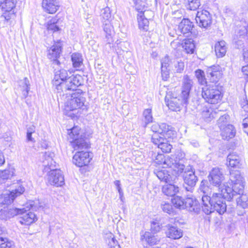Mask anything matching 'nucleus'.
<instances>
[{
	"mask_svg": "<svg viewBox=\"0 0 248 248\" xmlns=\"http://www.w3.org/2000/svg\"><path fill=\"white\" fill-rule=\"evenodd\" d=\"M78 126L72 128L68 133V139L75 150H79L74 155L73 162L76 166L81 167L89 164L92 158V154L84 151L90 147V144L88 140L80 134Z\"/></svg>",
	"mask_w": 248,
	"mask_h": 248,
	"instance_id": "1",
	"label": "nucleus"
},
{
	"mask_svg": "<svg viewBox=\"0 0 248 248\" xmlns=\"http://www.w3.org/2000/svg\"><path fill=\"white\" fill-rule=\"evenodd\" d=\"M227 194L224 188L218 190V192H214L212 196H202V208L205 214L209 215L216 211L220 215L223 214L227 211L225 199L231 200L232 199L227 198L226 196Z\"/></svg>",
	"mask_w": 248,
	"mask_h": 248,
	"instance_id": "2",
	"label": "nucleus"
},
{
	"mask_svg": "<svg viewBox=\"0 0 248 248\" xmlns=\"http://www.w3.org/2000/svg\"><path fill=\"white\" fill-rule=\"evenodd\" d=\"M67 97L65 102V111L67 112L66 115L73 117H77L81 114V110L86 109L85 105L86 99L83 96V92L81 90H76Z\"/></svg>",
	"mask_w": 248,
	"mask_h": 248,
	"instance_id": "3",
	"label": "nucleus"
},
{
	"mask_svg": "<svg viewBox=\"0 0 248 248\" xmlns=\"http://www.w3.org/2000/svg\"><path fill=\"white\" fill-rule=\"evenodd\" d=\"M230 180L232 184V187L227 185L225 190L228 193L226 196L229 198H233L234 196L243 193L244 188V179L238 170H230Z\"/></svg>",
	"mask_w": 248,
	"mask_h": 248,
	"instance_id": "4",
	"label": "nucleus"
},
{
	"mask_svg": "<svg viewBox=\"0 0 248 248\" xmlns=\"http://www.w3.org/2000/svg\"><path fill=\"white\" fill-rule=\"evenodd\" d=\"M82 77L78 75H71L70 77L64 80L60 85L61 89L56 90L57 91V96H64V93L67 91L72 90L74 92L78 90L77 88L82 84Z\"/></svg>",
	"mask_w": 248,
	"mask_h": 248,
	"instance_id": "5",
	"label": "nucleus"
},
{
	"mask_svg": "<svg viewBox=\"0 0 248 248\" xmlns=\"http://www.w3.org/2000/svg\"><path fill=\"white\" fill-rule=\"evenodd\" d=\"M202 95L205 100L210 104H217L221 100V92L216 84H208L202 88Z\"/></svg>",
	"mask_w": 248,
	"mask_h": 248,
	"instance_id": "6",
	"label": "nucleus"
},
{
	"mask_svg": "<svg viewBox=\"0 0 248 248\" xmlns=\"http://www.w3.org/2000/svg\"><path fill=\"white\" fill-rule=\"evenodd\" d=\"M16 0H4L1 5L2 13L0 19L4 21L5 25H11L12 20L16 17L14 8L16 7Z\"/></svg>",
	"mask_w": 248,
	"mask_h": 248,
	"instance_id": "7",
	"label": "nucleus"
},
{
	"mask_svg": "<svg viewBox=\"0 0 248 248\" xmlns=\"http://www.w3.org/2000/svg\"><path fill=\"white\" fill-rule=\"evenodd\" d=\"M208 181L211 185L218 187V190L225 188L226 185L223 183L225 179L221 169L215 167L212 169L208 176Z\"/></svg>",
	"mask_w": 248,
	"mask_h": 248,
	"instance_id": "8",
	"label": "nucleus"
},
{
	"mask_svg": "<svg viewBox=\"0 0 248 248\" xmlns=\"http://www.w3.org/2000/svg\"><path fill=\"white\" fill-rule=\"evenodd\" d=\"M25 191V188L21 186H18L12 191H7L0 195V205L10 204L15 199L22 194Z\"/></svg>",
	"mask_w": 248,
	"mask_h": 248,
	"instance_id": "9",
	"label": "nucleus"
},
{
	"mask_svg": "<svg viewBox=\"0 0 248 248\" xmlns=\"http://www.w3.org/2000/svg\"><path fill=\"white\" fill-rule=\"evenodd\" d=\"M195 20L200 27L207 29L212 24V17L208 11L201 10L197 12Z\"/></svg>",
	"mask_w": 248,
	"mask_h": 248,
	"instance_id": "10",
	"label": "nucleus"
},
{
	"mask_svg": "<svg viewBox=\"0 0 248 248\" xmlns=\"http://www.w3.org/2000/svg\"><path fill=\"white\" fill-rule=\"evenodd\" d=\"M48 182L52 186H62L64 185V175L60 170H51L47 173Z\"/></svg>",
	"mask_w": 248,
	"mask_h": 248,
	"instance_id": "11",
	"label": "nucleus"
},
{
	"mask_svg": "<svg viewBox=\"0 0 248 248\" xmlns=\"http://www.w3.org/2000/svg\"><path fill=\"white\" fill-rule=\"evenodd\" d=\"M181 98V99H180L177 97H171L170 94L167 93L165 97L166 105L171 110L175 111H179L181 106L186 105L187 104V103L184 102L183 97Z\"/></svg>",
	"mask_w": 248,
	"mask_h": 248,
	"instance_id": "12",
	"label": "nucleus"
},
{
	"mask_svg": "<svg viewBox=\"0 0 248 248\" xmlns=\"http://www.w3.org/2000/svg\"><path fill=\"white\" fill-rule=\"evenodd\" d=\"M20 215L19 222L22 225H30L38 219L34 213L29 211L25 208L21 209Z\"/></svg>",
	"mask_w": 248,
	"mask_h": 248,
	"instance_id": "13",
	"label": "nucleus"
},
{
	"mask_svg": "<svg viewBox=\"0 0 248 248\" xmlns=\"http://www.w3.org/2000/svg\"><path fill=\"white\" fill-rule=\"evenodd\" d=\"M71 73L64 69H61L56 71L55 73L54 78L52 80L53 84L56 90L61 89L60 85L62 82L66 80L68 77H70Z\"/></svg>",
	"mask_w": 248,
	"mask_h": 248,
	"instance_id": "14",
	"label": "nucleus"
},
{
	"mask_svg": "<svg viewBox=\"0 0 248 248\" xmlns=\"http://www.w3.org/2000/svg\"><path fill=\"white\" fill-rule=\"evenodd\" d=\"M193 81L187 75L184 76L183 81L182 90L181 97H183L184 102L188 103L189 93L193 86Z\"/></svg>",
	"mask_w": 248,
	"mask_h": 248,
	"instance_id": "15",
	"label": "nucleus"
},
{
	"mask_svg": "<svg viewBox=\"0 0 248 248\" xmlns=\"http://www.w3.org/2000/svg\"><path fill=\"white\" fill-rule=\"evenodd\" d=\"M151 130L155 133H166L168 136L174 135L172 127L165 123H162L160 124L154 123L151 127Z\"/></svg>",
	"mask_w": 248,
	"mask_h": 248,
	"instance_id": "16",
	"label": "nucleus"
},
{
	"mask_svg": "<svg viewBox=\"0 0 248 248\" xmlns=\"http://www.w3.org/2000/svg\"><path fill=\"white\" fill-rule=\"evenodd\" d=\"M102 23L103 30L106 33L105 42L108 44H111L114 41L113 39V36L114 33L113 27L110 21L104 20Z\"/></svg>",
	"mask_w": 248,
	"mask_h": 248,
	"instance_id": "17",
	"label": "nucleus"
},
{
	"mask_svg": "<svg viewBox=\"0 0 248 248\" xmlns=\"http://www.w3.org/2000/svg\"><path fill=\"white\" fill-rule=\"evenodd\" d=\"M184 181L186 185L190 187L189 188L186 187V189L187 191H190L191 188L195 186L198 181V178L193 170H190L188 169L187 170H186L185 171Z\"/></svg>",
	"mask_w": 248,
	"mask_h": 248,
	"instance_id": "18",
	"label": "nucleus"
},
{
	"mask_svg": "<svg viewBox=\"0 0 248 248\" xmlns=\"http://www.w3.org/2000/svg\"><path fill=\"white\" fill-rule=\"evenodd\" d=\"M53 155L54 154L50 152H46L43 154L42 162L46 171L48 169L50 170H55L56 163L53 160Z\"/></svg>",
	"mask_w": 248,
	"mask_h": 248,
	"instance_id": "19",
	"label": "nucleus"
},
{
	"mask_svg": "<svg viewBox=\"0 0 248 248\" xmlns=\"http://www.w3.org/2000/svg\"><path fill=\"white\" fill-rule=\"evenodd\" d=\"M155 173L161 182L165 183H176V180L177 179V176L170 175L165 170H156L155 171Z\"/></svg>",
	"mask_w": 248,
	"mask_h": 248,
	"instance_id": "20",
	"label": "nucleus"
},
{
	"mask_svg": "<svg viewBox=\"0 0 248 248\" xmlns=\"http://www.w3.org/2000/svg\"><path fill=\"white\" fill-rule=\"evenodd\" d=\"M194 25L188 19L184 18L180 23L178 29L185 36L188 37L191 33Z\"/></svg>",
	"mask_w": 248,
	"mask_h": 248,
	"instance_id": "21",
	"label": "nucleus"
},
{
	"mask_svg": "<svg viewBox=\"0 0 248 248\" xmlns=\"http://www.w3.org/2000/svg\"><path fill=\"white\" fill-rule=\"evenodd\" d=\"M47 57L49 59L58 63L57 59L60 57L61 52V46L59 42L53 45L48 50Z\"/></svg>",
	"mask_w": 248,
	"mask_h": 248,
	"instance_id": "22",
	"label": "nucleus"
},
{
	"mask_svg": "<svg viewBox=\"0 0 248 248\" xmlns=\"http://www.w3.org/2000/svg\"><path fill=\"white\" fill-rule=\"evenodd\" d=\"M167 230L166 232V236L172 239H178L182 237V231L177 227L171 225L166 226Z\"/></svg>",
	"mask_w": 248,
	"mask_h": 248,
	"instance_id": "23",
	"label": "nucleus"
},
{
	"mask_svg": "<svg viewBox=\"0 0 248 248\" xmlns=\"http://www.w3.org/2000/svg\"><path fill=\"white\" fill-rule=\"evenodd\" d=\"M221 130V136L223 139L228 140L230 139L233 138L235 135V131L233 126L232 124H227L224 127L223 124L219 126Z\"/></svg>",
	"mask_w": 248,
	"mask_h": 248,
	"instance_id": "24",
	"label": "nucleus"
},
{
	"mask_svg": "<svg viewBox=\"0 0 248 248\" xmlns=\"http://www.w3.org/2000/svg\"><path fill=\"white\" fill-rule=\"evenodd\" d=\"M176 183H167L163 186L162 192L168 196H173L179 191V187Z\"/></svg>",
	"mask_w": 248,
	"mask_h": 248,
	"instance_id": "25",
	"label": "nucleus"
},
{
	"mask_svg": "<svg viewBox=\"0 0 248 248\" xmlns=\"http://www.w3.org/2000/svg\"><path fill=\"white\" fill-rule=\"evenodd\" d=\"M42 7L49 14H54L58 9L59 5L56 0H45L42 2Z\"/></svg>",
	"mask_w": 248,
	"mask_h": 248,
	"instance_id": "26",
	"label": "nucleus"
},
{
	"mask_svg": "<svg viewBox=\"0 0 248 248\" xmlns=\"http://www.w3.org/2000/svg\"><path fill=\"white\" fill-rule=\"evenodd\" d=\"M229 166L232 168H239L242 165L241 157L235 153H232L227 156Z\"/></svg>",
	"mask_w": 248,
	"mask_h": 248,
	"instance_id": "27",
	"label": "nucleus"
},
{
	"mask_svg": "<svg viewBox=\"0 0 248 248\" xmlns=\"http://www.w3.org/2000/svg\"><path fill=\"white\" fill-rule=\"evenodd\" d=\"M198 202L191 198H186L185 201V209L190 212H198L200 210V206Z\"/></svg>",
	"mask_w": 248,
	"mask_h": 248,
	"instance_id": "28",
	"label": "nucleus"
},
{
	"mask_svg": "<svg viewBox=\"0 0 248 248\" xmlns=\"http://www.w3.org/2000/svg\"><path fill=\"white\" fill-rule=\"evenodd\" d=\"M15 170L12 167H8L4 170H0V183H4L11 179L15 174Z\"/></svg>",
	"mask_w": 248,
	"mask_h": 248,
	"instance_id": "29",
	"label": "nucleus"
},
{
	"mask_svg": "<svg viewBox=\"0 0 248 248\" xmlns=\"http://www.w3.org/2000/svg\"><path fill=\"white\" fill-rule=\"evenodd\" d=\"M141 240L145 241L149 245H155L159 241V239L157 235H155L152 232H146L143 235H141Z\"/></svg>",
	"mask_w": 248,
	"mask_h": 248,
	"instance_id": "30",
	"label": "nucleus"
},
{
	"mask_svg": "<svg viewBox=\"0 0 248 248\" xmlns=\"http://www.w3.org/2000/svg\"><path fill=\"white\" fill-rule=\"evenodd\" d=\"M19 90L22 92V98H26L28 95L30 89L29 80L27 78H25L23 80L19 81Z\"/></svg>",
	"mask_w": 248,
	"mask_h": 248,
	"instance_id": "31",
	"label": "nucleus"
},
{
	"mask_svg": "<svg viewBox=\"0 0 248 248\" xmlns=\"http://www.w3.org/2000/svg\"><path fill=\"white\" fill-rule=\"evenodd\" d=\"M216 68V70H214V68H210L208 70V74L209 75L208 77L209 78V80L213 83H216L218 80L221 77V72L218 70V67H215Z\"/></svg>",
	"mask_w": 248,
	"mask_h": 248,
	"instance_id": "32",
	"label": "nucleus"
},
{
	"mask_svg": "<svg viewBox=\"0 0 248 248\" xmlns=\"http://www.w3.org/2000/svg\"><path fill=\"white\" fill-rule=\"evenodd\" d=\"M201 115L202 118L207 122L210 121L211 119L214 118L216 116L217 112L212 108L205 107L202 109Z\"/></svg>",
	"mask_w": 248,
	"mask_h": 248,
	"instance_id": "33",
	"label": "nucleus"
},
{
	"mask_svg": "<svg viewBox=\"0 0 248 248\" xmlns=\"http://www.w3.org/2000/svg\"><path fill=\"white\" fill-rule=\"evenodd\" d=\"M215 50L216 55L218 57H223L225 55L227 51L225 42L221 41L216 43Z\"/></svg>",
	"mask_w": 248,
	"mask_h": 248,
	"instance_id": "34",
	"label": "nucleus"
},
{
	"mask_svg": "<svg viewBox=\"0 0 248 248\" xmlns=\"http://www.w3.org/2000/svg\"><path fill=\"white\" fill-rule=\"evenodd\" d=\"M169 59L168 57H165L161 60V74L163 79L166 80L169 77Z\"/></svg>",
	"mask_w": 248,
	"mask_h": 248,
	"instance_id": "35",
	"label": "nucleus"
},
{
	"mask_svg": "<svg viewBox=\"0 0 248 248\" xmlns=\"http://www.w3.org/2000/svg\"><path fill=\"white\" fill-rule=\"evenodd\" d=\"M174 135H171L168 136L167 134V138L166 139V141H163L161 144L158 147L160 148L162 151L164 153H169L171 152L172 148V145L170 144V141L172 140V137Z\"/></svg>",
	"mask_w": 248,
	"mask_h": 248,
	"instance_id": "36",
	"label": "nucleus"
},
{
	"mask_svg": "<svg viewBox=\"0 0 248 248\" xmlns=\"http://www.w3.org/2000/svg\"><path fill=\"white\" fill-rule=\"evenodd\" d=\"M142 121L144 123L143 126L146 127L149 123L153 121V117L152 109L151 108L144 109L142 113Z\"/></svg>",
	"mask_w": 248,
	"mask_h": 248,
	"instance_id": "37",
	"label": "nucleus"
},
{
	"mask_svg": "<svg viewBox=\"0 0 248 248\" xmlns=\"http://www.w3.org/2000/svg\"><path fill=\"white\" fill-rule=\"evenodd\" d=\"M167 138L166 133H155L152 135V141L158 147L162 142L166 141Z\"/></svg>",
	"mask_w": 248,
	"mask_h": 248,
	"instance_id": "38",
	"label": "nucleus"
},
{
	"mask_svg": "<svg viewBox=\"0 0 248 248\" xmlns=\"http://www.w3.org/2000/svg\"><path fill=\"white\" fill-rule=\"evenodd\" d=\"M182 46L187 53L192 54L194 52L195 45L194 41L192 39H186L182 44Z\"/></svg>",
	"mask_w": 248,
	"mask_h": 248,
	"instance_id": "39",
	"label": "nucleus"
},
{
	"mask_svg": "<svg viewBox=\"0 0 248 248\" xmlns=\"http://www.w3.org/2000/svg\"><path fill=\"white\" fill-rule=\"evenodd\" d=\"M71 59L74 67L79 68L82 65L83 59L80 54L78 53H73L71 56Z\"/></svg>",
	"mask_w": 248,
	"mask_h": 248,
	"instance_id": "40",
	"label": "nucleus"
},
{
	"mask_svg": "<svg viewBox=\"0 0 248 248\" xmlns=\"http://www.w3.org/2000/svg\"><path fill=\"white\" fill-rule=\"evenodd\" d=\"M161 208L163 212L168 213L170 215H174L176 213L175 208L173 207L172 204L166 202H162Z\"/></svg>",
	"mask_w": 248,
	"mask_h": 248,
	"instance_id": "41",
	"label": "nucleus"
},
{
	"mask_svg": "<svg viewBox=\"0 0 248 248\" xmlns=\"http://www.w3.org/2000/svg\"><path fill=\"white\" fill-rule=\"evenodd\" d=\"M199 191L203 193L202 196L207 195L211 192V188L209 186V183L206 180H203L201 181L199 187Z\"/></svg>",
	"mask_w": 248,
	"mask_h": 248,
	"instance_id": "42",
	"label": "nucleus"
},
{
	"mask_svg": "<svg viewBox=\"0 0 248 248\" xmlns=\"http://www.w3.org/2000/svg\"><path fill=\"white\" fill-rule=\"evenodd\" d=\"M186 8L190 10H196L200 5L199 0H184Z\"/></svg>",
	"mask_w": 248,
	"mask_h": 248,
	"instance_id": "43",
	"label": "nucleus"
},
{
	"mask_svg": "<svg viewBox=\"0 0 248 248\" xmlns=\"http://www.w3.org/2000/svg\"><path fill=\"white\" fill-rule=\"evenodd\" d=\"M106 242L108 244V248H120L118 241L116 240L114 235L112 233H109L108 235Z\"/></svg>",
	"mask_w": 248,
	"mask_h": 248,
	"instance_id": "44",
	"label": "nucleus"
},
{
	"mask_svg": "<svg viewBox=\"0 0 248 248\" xmlns=\"http://www.w3.org/2000/svg\"><path fill=\"white\" fill-rule=\"evenodd\" d=\"M149 20L147 18H144L138 15V21L139 27L140 30L144 31H147L149 29Z\"/></svg>",
	"mask_w": 248,
	"mask_h": 248,
	"instance_id": "45",
	"label": "nucleus"
},
{
	"mask_svg": "<svg viewBox=\"0 0 248 248\" xmlns=\"http://www.w3.org/2000/svg\"><path fill=\"white\" fill-rule=\"evenodd\" d=\"M237 198L236 202L238 206L245 209L248 207V196L246 194H242Z\"/></svg>",
	"mask_w": 248,
	"mask_h": 248,
	"instance_id": "46",
	"label": "nucleus"
},
{
	"mask_svg": "<svg viewBox=\"0 0 248 248\" xmlns=\"http://www.w3.org/2000/svg\"><path fill=\"white\" fill-rule=\"evenodd\" d=\"M176 157L175 155L167 156L165 158V160L164 161L163 168H170L172 169L173 165L175 164L177 161L176 159Z\"/></svg>",
	"mask_w": 248,
	"mask_h": 248,
	"instance_id": "47",
	"label": "nucleus"
},
{
	"mask_svg": "<svg viewBox=\"0 0 248 248\" xmlns=\"http://www.w3.org/2000/svg\"><path fill=\"white\" fill-rule=\"evenodd\" d=\"M171 202L176 208L185 209V201L181 197H174L171 200Z\"/></svg>",
	"mask_w": 248,
	"mask_h": 248,
	"instance_id": "48",
	"label": "nucleus"
},
{
	"mask_svg": "<svg viewBox=\"0 0 248 248\" xmlns=\"http://www.w3.org/2000/svg\"><path fill=\"white\" fill-rule=\"evenodd\" d=\"M185 168V165L181 162V161L177 160L171 169L174 172L175 176H176V175H179L184 171Z\"/></svg>",
	"mask_w": 248,
	"mask_h": 248,
	"instance_id": "49",
	"label": "nucleus"
},
{
	"mask_svg": "<svg viewBox=\"0 0 248 248\" xmlns=\"http://www.w3.org/2000/svg\"><path fill=\"white\" fill-rule=\"evenodd\" d=\"M135 7L137 11L140 13L147 9L146 6L145 0H133Z\"/></svg>",
	"mask_w": 248,
	"mask_h": 248,
	"instance_id": "50",
	"label": "nucleus"
},
{
	"mask_svg": "<svg viewBox=\"0 0 248 248\" xmlns=\"http://www.w3.org/2000/svg\"><path fill=\"white\" fill-rule=\"evenodd\" d=\"M195 76L198 79L199 82L201 85L207 84V81L205 78V74L203 71L201 69H198L195 71Z\"/></svg>",
	"mask_w": 248,
	"mask_h": 248,
	"instance_id": "51",
	"label": "nucleus"
},
{
	"mask_svg": "<svg viewBox=\"0 0 248 248\" xmlns=\"http://www.w3.org/2000/svg\"><path fill=\"white\" fill-rule=\"evenodd\" d=\"M101 16L102 18V22L103 21H104V20L110 21L111 16L109 8H108V7H106V8L103 9L101 11Z\"/></svg>",
	"mask_w": 248,
	"mask_h": 248,
	"instance_id": "52",
	"label": "nucleus"
},
{
	"mask_svg": "<svg viewBox=\"0 0 248 248\" xmlns=\"http://www.w3.org/2000/svg\"><path fill=\"white\" fill-rule=\"evenodd\" d=\"M161 227V224L158 221H153L151 222V230L154 233L159 232Z\"/></svg>",
	"mask_w": 248,
	"mask_h": 248,
	"instance_id": "53",
	"label": "nucleus"
},
{
	"mask_svg": "<svg viewBox=\"0 0 248 248\" xmlns=\"http://www.w3.org/2000/svg\"><path fill=\"white\" fill-rule=\"evenodd\" d=\"M21 209L14 208L6 209L8 216H9V218L16 215H20Z\"/></svg>",
	"mask_w": 248,
	"mask_h": 248,
	"instance_id": "54",
	"label": "nucleus"
},
{
	"mask_svg": "<svg viewBox=\"0 0 248 248\" xmlns=\"http://www.w3.org/2000/svg\"><path fill=\"white\" fill-rule=\"evenodd\" d=\"M12 244L7 238L0 237V248H11Z\"/></svg>",
	"mask_w": 248,
	"mask_h": 248,
	"instance_id": "55",
	"label": "nucleus"
},
{
	"mask_svg": "<svg viewBox=\"0 0 248 248\" xmlns=\"http://www.w3.org/2000/svg\"><path fill=\"white\" fill-rule=\"evenodd\" d=\"M138 15L143 16L144 18H147L148 20H150L154 16V13L152 11L147 10L146 9Z\"/></svg>",
	"mask_w": 248,
	"mask_h": 248,
	"instance_id": "56",
	"label": "nucleus"
},
{
	"mask_svg": "<svg viewBox=\"0 0 248 248\" xmlns=\"http://www.w3.org/2000/svg\"><path fill=\"white\" fill-rule=\"evenodd\" d=\"M229 118V116L226 114L220 116L217 121L218 126H220L221 124H223L224 127L227 126L228 124L227 123Z\"/></svg>",
	"mask_w": 248,
	"mask_h": 248,
	"instance_id": "57",
	"label": "nucleus"
},
{
	"mask_svg": "<svg viewBox=\"0 0 248 248\" xmlns=\"http://www.w3.org/2000/svg\"><path fill=\"white\" fill-rule=\"evenodd\" d=\"M174 67L175 70L177 73H181L184 70V63L181 61H176L174 62Z\"/></svg>",
	"mask_w": 248,
	"mask_h": 248,
	"instance_id": "58",
	"label": "nucleus"
},
{
	"mask_svg": "<svg viewBox=\"0 0 248 248\" xmlns=\"http://www.w3.org/2000/svg\"><path fill=\"white\" fill-rule=\"evenodd\" d=\"M166 157L163 154H158L155 157V162L157 164L163 166L164 161L165 160Z\"/></svg>",
	"mask_w": 248,
	"mask_h": 248,
	"instance_id": "59",
	"label": "nucleus"
},
{
	"mask_svg": "<svg viewBox=\"0 0 248 248\" xmlns=\"http://www.w3.org/2000/svg\"><path fill=\"white\" fill-rule=\"evenodd\" d=\"M47 29L48 31H52L55 32L59 30V27L57 25V23H55L54 21H53L48 24Z\"/></svg>",
	"mask_w": 248,
	"mask_h": 248,
	"instance_id": "60",
	"label": "nucleus"
},
{
	"mask_svg": "<svg viewBox=\"0 0 248 248\" xmlns=\"http://www.w3.org/2000/svg\"><path fill=\"white\" fill-rule=\"evenodd\" d=\"M9 219V216H8L6 209L0 210V220H6Z\"/></svg>",
	"mask_w": 248,
	"mask_h": 248,
	"instance_id": "61",
	"label": "nucleus"
},
{
	"mask_svg": "<svg viewBox=\"0 0 248 248\" xmlns=\"http://www.w3.org/2000/svg\"><path fill=\"white\" fill-rule=\"evenodd\" d=\"M243 55L244 61L248 63V44H247L243 49Z\"/></svg>",
	"mask_w": 248,
	"mask_h": 248,
	"instance_id": "62",
	"label": "nucleus"
},
{
	"mask_svg": "<svg viewBox=\"0 0 248 248\" xmlns=\"http://www.w3.org/2000/svg\"><path fill=\"white\" fill-rule=\"evenodd\" d=\"M241 8L244 13H246L248 11V0H246L242 5Z\"/></svg>",
	"mask_w": 248,
	"mask_h": 248,
	"instance_id": "63",
	"label": "nucleus"
},
{
	"mask_svg": "<svg viewBox=\"0 0 248 248\" xmlns=\"http://www.w3.org/2000/svg\"><path fill=\"white\" fill-rule=\"evenodd\" d=\"M242 71L244 74L246 76L245 78L246 79L248 80V64L242 67Z\"/></svg>",
	"mask_w": 248,
	"mask_h": 248,
	"instance_id": "64",
	"label": "nucleus"
}]
</instances>
